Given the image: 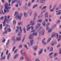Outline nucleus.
Returning a JSON list of instances; mask_svg holds the SVG:
<instances>
[{"mask_svg":"<svg viewBox=\"0 0 61 61\" xmlns=\"http://www.w3.org/2000/svg\"><path fill=\"white\" fill-rule=\"evenodd\" d=\"M37 33L36 32H35V33H33L32 34H30V35L29 36V39H33V36H37Z\"/></svg>","mask_w":61,"mask_h":61,"instance_id":"f257e3e1","label":"nucleus"},{"mask_svg":"<svg viewBox=\"0 0 61 61\" xmlns=\"http://www.w3.org/2000/svg\"><path fill=\"white\" fill-rule=\"evenodd\" d=\"M30 25L28 24L26 26V27H27L29 26L30 25H32V26H33V25H35V23L33 22V20H31L30 21Z\"/></svg>","mask_w":61,"mask_h":61,"instance_id":"f03ea898","label":"nucleus"},{"mask_svg":"<svg viewBox=\"0 0 61 61\" xmlns=\"http://www.w3.org/2000/svg\"><path fill=\"white\" fill-rule=\"evenodd\" d=\"M7 20L6 19V16H5V19L4 20V22H3V26H4L5 25V21H6Z\"/></svg>","mask_w":61,"mask_h":61,"instance_id":"7ed1b4c3","label":"nucleus"},{"mask_svg":"<svg viewBox=\"0 0 61 61\" xmlns=\"http://www.w3.org/2000/svg\"><path fill=\"white\" fill-rule=\"evenodd\" d=\"M16 19H18L19 20H20L21 19V17L18 14H17L15 17Z\"/></svg>","mask_w":61,"mask_h":61,"instance_id":"20e7f679","label":"nucleus"},{"mask_svg":"<svg viewBox=\"0 0 61 61\" xmlns=\"http://www.w3.org/2000/svg\"><path fill=\"white\" fill-rule=\"evenodd\" d=\"M33 42H34V40H32L30 41V44L29 43V42L27 43V44H28V46H31L33 45Z\"/></svg>","mask_w":61,"mask_h":61,"instance_id":"39448f33","label":"nucleus"},{"mask_svg":"<svg viewBox=\"0 0 61 61\" xmlns=\"http://www.w3.org/2000/svg\"><path fill=\"white\" fill-rule=\"evenodd\" d=\"M42 35H44V34L45 33V30H43V31H42V30L40 31L39 33V36H40L41 34H42Z\"/></svg>","mask_w":61,"mask_h":61,"instance_id":"423d86ee","label":"nucleus"},{"mask_svg":"<svg viewBox=\"0 0 61 61\" xmlns=\"http://www.w3.org/2000/svg\"><path fill=\"white\" fill-rule=\"evenodd\" d=\"M43 49H41L40 50L39 53L38 54L39 55H41L42 53V52H43Z\"/></svg>","mask_w":61,"mask_h":61,"instance_id":"0eeeda50","label":"nucleus"},{"mask_svg":"<svg viewBox=\"0 0 61 61\" xmlns=\"http://www.w3.org/2000/svg\"><path fill=\"white\" fill-rule=\"evenodd\" d=\"M48 12L47 11L45 12V17L47 18L48 17Z\"/></svg>","mask_w":61,"mask_h":61,"instance_id":"6e6552de","label":"nucleus"},{"mask_svg":"<svg viewBox=\"0 0 61 61\" xmlns=\"http://www.w3.org/2000/svg\"><path fill=\"white\" fill-rule=\"evenodd\" d=\"M38 47V46H37L36 45V46H34L33 47V49H34L35 51H36V49Z\"/></svg>","mask_w":61,"mask_h":61,"instance_id":"1a4fd4ad","label":"nucleus"},{"mask_svg":"<svg viewBox=\"0 0 61 61\" xmlns=\"http://www.w3.org/2000/svg\"><path fill=\"white\" fill-rule=\"evenodd\" d=\"M45 1H46V0H40L39 1V3L40 4H42L45 3Z\"/></svg>","mask_w":61,"mask_h":61,"instance_id":"9d476101","label":"nucleus"},{"mask_svg":"<svg viewBox=\"0 0 61 61\" xmlns=\"http://www.w3.org/2000/svg\"><path fill=\"white\" fill-rule=\"evenodd\" d=\"M16 40L17 41H20L21 40V37H17L16 38Z\"/></svg>","mask_w":61,"mask_h":61,"instance_id":"9b49d317","label":"nucleus"},{"mask_svg":"<svg viewBox=\"0 0 61 61\" xmlns=\"http://www.w3.org/2000/svg\"><path fill=\"white\" fill-rule=\"evenodd\" d=\"M37 16V13L36 12H35L34 13V16L35 17H36Z\"/></svg>","mask_w":61,"mask_h":61,"instance_id":"f8f14e48","label":"nucleus"},{"mask_svg":"<svg viewBox=\"0 0 61 61\" xmlns=\"http://www.w3.org/2000/svg\"><path fill=\"white\" fill-rule=\"evenodd\" d=\"M61 10H59L58 12V13H57L56 14L57 15H60L61 14Z\"/></svg>","mask_w":61,"mask_h":61,"instance_id":"ddd939ff","label":"nucleus"},{"mask_svg":"<svg viewBox=\"0 0 61 61\" xmlns=\"http://www.w3.org/2000/svg\"><path fill=\"white\" fill-rule=\"evenodd\" d=\"M5 8L7 9V7L8 6V4L7 3H6L5 4Z\"/></svg>","mask_w":61,"mask_h":61,"instance_id":"4468645a","label":"nucleus"},{"mask_svg":"<svg viewBox=\"0 0 61 61\" xmlns=\"http://www.w3.org/2000/svg\"><path fill=\"white\" fill-rule=\"evenodd\" d=\"M18 56V54H16L14 56V59H15L16 58H17V57Z\"/></svg>","mask_w":61,"mask_h":61,"instance_id":"2eb2a0df","label":"nucleus"},{"mask_svg":"<svg viewBox=\"0 0 61 61\" xmlns=\"http://www.w3.org/2000/svg\"><path fill=\"white\" fill-rule=\"evenodd\" d=\"M4 13H8V12H9V10H6L5 9H4Z\"/></svg>","mask_w":61,"mask_h":61,"instance_id":"dca6fc26","label":"nucleus"},{"mask_svg":"<svg viewBox=\"0 0 61 61\" xmlns=\"http://www.w3.org/2000/svg\"><path fill=\"white\" fill-rule=\"evenodd\" d=\"M38 6V5L37 4L35 5L32 7V8H35L36 7H37Z\"/></svg>","mask_w":61,"mask_h":61,"instance_id":"f3484780","label":"nucleus"},{"mask_svg":"<svg viewBox=\"0 0 61 61\" xmlns=\"http://www.w3.org/2000/svg\"><path fill=\"white\" fill-rule=\"evenodd\" d=\"M10 42V40H9L7 41V42L6 43V46H8V45H9V42Z\"/></svg>","mask_w":61,"mask_h":61,"instance_id":"a211bd4d","label":"nucleus"},{"mask_svg":"<svg viewBox=\"0 0 61 61\" xmlns=\"http://www.w3.org/2000/svg\"><path fill=\"white\" fill-rule=\"evenodd\" d=\"M24 16L25 17H26L27 15V13L26 12H24Z\"/></svg>","mask_w":61,"mask_h":61,"instance_id":"6ab92c4d","label":"nucleus"},{"mask_svg":"<svg viewBox=\"0 0 61 61\" xmlns=\"http://www.w3.org/2000/svg\"><path fill=\"white\" fill-rule=\"evenodd\" d=\"M57 36V39H58V34L57 33H55V36Z\"/></svg>","mask_w":61,"mask_h":61,"instance_id":"aec40b11","label":"nucleus"},{"mask_svg":"<svg viewBox=\"0 0 61 61\" xmlns=\"http://www.w3.org/2000/svg\"><path fill=\"white\" fill-rule=\"evenodd\" d=\"M8 27V25H7V24H6V26H5V27L4 29L5 30H6V29Z\"/></svg>","mask_w":61,"mask_h":61,"instance_id":"412c9836","label":"nucleus"},{"mask_svg":"<svg viewBox=\"0 0 61 61\" xmlns=\"http://www.w3.org/2000/svg\"><path fill=\"white\" fill-rule=\"evenodd\" d=\"M42 42L43 44H44V45H46V44H47V42H45L44 41H42Z\"/></svg>","mask_w":61,"mask_h":61,"instance_id":"4be33fe9","label":"nucleus"},{"mask_svg":"<svg viewBox=\"0 0 61 61\" xmlns=\"http://www.w3.org/2000/svg\"><path fill=\"white\" fill-rule=\"evenodd\" d=\"M55 33H54V32H53L52 33V35L51 36V37H54V36H55Z\"/></svg>","mask_w":61,"mask_h":61,"instance_id":"5701e85b","label":"nucleus"},{"mask_svg":"<svg viewBox=\"0 0 61 61\" xmlns=\"http://www.w3.org/2000/svg\"><path fill=\"white\" fill-rule=\"evenodd\" d=\"M42 25H43L44 26H46V22H45L44 21L43 22Z\"/></svg>","mask_w":61,"mask_h":61,"instance_id":"b1692460","label":"nucleus"},{"mask_svg":"<svg viewBox=\"0 0 61 61\" xmlns=\"http://www.w3.org/2000/svg\"><path fill=\"white\" fill-rule=\"evenodd\" d=\"M10 53H9V54H8L7 56V59L8 60L9 59V57H10Z\"/></svg>","mask_w":61,"mask_h":61,"instance_id":"393cba45","label":"nucleus"},{"mask_svg":"<svg viewBox=\"0 0 61 61\" xmlns=\"http://www.w3.org/2000/svg\"><path fill=\"white\" fill-rule=\"evenodd\" d=\"M46 6H44L43 7V8L41 9V10H43L44 9L46 8Z\"/></svg>","mask_w":61,"mask_h":61,"instance_id":"a878e982","label":"nucleus"},{"mask_svg":"<svg viewBox=\"0 0 61 61\" xmlns=\"http://www.w3.org/2000/svg\"><path fill=\"white\" fill-rule=\"evenodd\" d=\"M30 27H29L27 29H26V31H28L30 29Z\"/></svg>","mask_w":61,"mask_h":61,"instance_id":"bb28decb","label":"nucleus"},{"mask_svg":"<svg viewBox=\"0 0 61 61\" xmlns=\"http://www.w3.org/2000/svg\"><path fill=\"white\" fill-rule=\"evenodd\" d=\"M56 26V24H55L52 26V28H55V27Z\"/></svg>","mask_w":61,"mask_h":61,"instance_id":"cd10ccee","label":"nucleus"},{"mask_svg":"<svg viewBox=\"0 0 61 61\" xmlns=\"http://www.w3.org/2000/svg\"><path fill=\"white\" fill-rule=\"evenodd\" d=\"M7 31L9 32H10L11 31V30L10 28H8L7 29Z\"/></svg>","mask_w":61,"mask_h":61,"instance_id":"c85d7f7f","label":"nucleus"},{"mask_svg":"<svg viewBox=\"0 0 61 61\" xmlns=\"http://www.w3.org/2000/svg\"><path fill=\"white\" fill-rule=\"evenodd\" d=\"M51 40V38H49L47 40V42H49Z\"/></svg>","mask_w":61,"mask_h":61,"instance_id":"c756f323","label":"nucleus"},{"mask_svg":"<svg viewBox=\"0 0 61 61\" xmlns=\"http://www.w3.org/2000/svg\"><path fill=\"white\" fill-rule=\"evenodd\" d=\"M17 1V0H15L12 1V4H14V3H15V2Z\"/></svg>","mask_w":61,"mask_h":61,"instance_id":"7c9ffc66","label":"nucleus"},{"mask_svg":"<svg viewBox=\"0 0 61 61\" xmlns=\"http://www.w3.org/2000/svg\"><path fill=\"white\" fill-rule=\"evenodd\" d=\"M7 9L6 8H5V9H6V10H7L8 9H11V7H9L8 6L7 7Z\"/></svg>","mask_w":61,"mask_h":61,"instance_id":"2f4dec72","label":"nucleus"},{"mask_svg":"<svg viewBox=\"0 0 61 61\" xmlns=\"http://www.w3.org/2000/svg\"><path fill=\"white\" fill-rule=\"evenodd\" d=\"M24 46L25 47V48H26L27 49H28V48L27 47V45H26L25 44L24 45Z\"/></svg>","mask_w":61,"mask_h":61,"instance_id":"473e14b6","label":"nucleus"},{"mask_svg":"<svg viewBox=\"0 0 61 61\" xmlns=\"http://www.w3.org/2000/svg\"><path fill=\"white\" fill-rule=\"evenodd\" d=\"M25 36L23 38V39L22 41V42H23L24 41V40L25 39Z\"/></svg>","mask_w":61,"mask_h":61,"instance_id":"72a5a7b5","label":"nucleus"},{"mask_svg":"<svg viewBox=\"0 0 61 61\" xmlns=\"http://www.w3.org/2000/svg\"><path fill=\"white\" fill-rule=\"evenodd\" d=\"M35 29L36 30L37 29H38V27H39V26H35Z\"/></svg>","mask_w":61,"mask_h":61,"instance_id":"f704fd0d","label":"nucleus"},{"mask_svg":"<svg viewBox=\"0 0 61 61\" xmlns=\"http://www.w3.org/2000/svg\"><path fill=\"white\" fill-rule=\"evenodd\" d=\"M52 31V29H50L48 31V33H50Z\"/></svg>","mask_w":61,"mask_h":61,"instance_id":"c9c22d12","label":"nucleus"},{"mask_svg":"<svg viewBox=\"0 0 61 61\" xmlns=\"http://www.w3.org/2000/svg\"><path fill=\"white\" fill-rule=\"evenodd\" d=\"M46 29L47 30H49V27L48 26H47L46 27Z\"/></svg>","mask_w":61,"mask_h":61,"instance_id":"e433bc0d","label":"nucleus"},{"mask_svg":"<svg viewBox=\"0 0 61 61\" xmlns=\"http://www.w3.org/2000/svg\"><path fill=\"white\" fill-rule=\"evenodd\" d=\"M23 30L24 32V33H26V31H25V28H23Z\"/></svg>","mask_w":61,"mask_h":61,"instance_id":"4c0bfd02","label":"nucleus"},{"mask_svg":"<svg viewBox=\"0 0 61 61\" xmlns=\"http://www.w3.org/2000/svg\"><path fill=\"white\" fill-rule=\"evenodd\" d=\"M61 21L60 20H57V23H59Z\"/></svg>","mask_w":61,"mask_h":61,"instance_id":"58836bf2","label":"nucleus"},{"mask_svg":"<svg viewBox=\"0 0 61 61\" xmlns=\"http://www.w3.org/2000/svg\"><path fill=\"white\" fill-rule=\"evenodd\" d=\"M19 32V30L18 29H17L15 30V32L16 33H17Z\"/></svg>","mask_w":61,"mask_h":61,"instance_id":"ea45409f","label":"nucleus"},{"mask_svg":"<svg viewBox=\"0 0 61 61\" xmlns=\"http://www.w3.org/2000/svg\"><path fill=\"white\" fill-rule=\"evenodd\" d=\"M7 20L6 21H7V23H9V22H10V20H9V19L8 20L7 19Z\"/></svg>","mask_w":61,"mask_h":61,"instance_id":"a19ab883","label":"nucleus"},{"mask_svg":"<svg viewBox=\"0 0 61 61\" xmlns=\"http://www.w3.org/2000/svg\"><path fill=\"white\" fill-rule=\"evenodd\" d=\"M51 45L52 46H54V42H52L51 43Z\"/></svg>","mask_w":61,"mask_h":61,"instance_id":"79ce46f5","label":"nucleus"},{"mask_svg":"<svg viewBox=\"0 0 61 61\" xmlns=\"http://www.w3.org/2000/svg\"><path fill=\"white\" fill-rule=\"evenodd\" d=\"M17 14H18V12L17 11L16 12L14 15V16H15V15H16Z\"/></svg>","mask_w":61,"mask_h":61,"instance_id":"37998d69","label":"nucleus"},{"mask_svg":"<svg viewBox=\"0 0 61 61\" xmlns=\"http://www.w3.org/2000/svg\"><path fill=\"white\" fill-rule=\"evenodd\" d=\"M2 24H1L0 25V29H2Z\"/></svg>","mask_w":61,"mask_h":61,"instance_id":"c03bdc74","label":"nucleus"},{"mask_svg":"<svg viewBox=\"0 0 61 61\" xmlns=\"http://www.w3.org/2000/svg\"><path fill=\"white\" fill-rule=\"evenodd\" d=\"M30 27V28H31V29L32 30H34V27H33L32 26H31Z\"/></svg>","mask_w":61,"mask_h":61,"instance_id":"a18cd8bd","label":"nucleus"},{"mask_svg":"<svg viewBox=\"0 0 61 61\" xmlns=\"http://www.w3.org/2000/svg\"><path fill=\"white\" fill-rule=\"evenodd\" d=\"M59 54V55H61V48H60V51Z\"/></svg>","mask_w":61,"mask_h":61,"instance_id":"49530a36","label":"nucleus"},{"mask_svg":"<svg viewBox=\"0 0 61 61\" xmlns=\"http://www.w3.org/2000/svg\"><path fill=\"white\" fill-rule=\"evenodd\" d=\"M16 23V22L15 21V20H14L13 21V24L14 25H15Z\"/></svg>","mask_w":61,"mask_h":61,"instance_id":"de8ad7c7","label":"nucleus"},{"mask_svg":"<svg viewBox=\"0 0 61 61\" xmlns=\"http://www.w3.org/2000/svg\"><path fill=\"white\" fill-rule=\"evenodd\" d=\"M22 29H20V34H21L22 33Z\"/></svg>","mask_w":61,"mask_h":61,"instance_id":"09e8293b","label":"nucleus"},{"mask_svg":"<svg viewBox=\"0 0 61 61\" xmlns=\"http://www.w3.org/2000/svg\"><path fill=\"white\" fill-rule=\"evenodd\" d=\"M55 9V8H54L52 9L50 11L51 12H53V11H54V9Z\"/></svg>","mask_w":61,"mask_h":61,"instance_id":"8fccbe9b","label":"nucleus"},{"mask_svg":"<svg viewBox=\"0 0 61 61\" xmlns=\"http://www.w3.org/2000/svg\"><path fill=\"white\" fill-rule=\"evenodd\" d=\"M45 10H44L43 11H42L41 12V14H43L44 12H45Z\"/></svg>","mask_w":61,"mask_h":61,"instance_id":"3c124183","label":"nucleus"},{"mask_svg":"<svg viewBox=\"0 0 61 61\" xmlns=\"http://www.w3.org/2000/svg\"><path fill=\"white\" fill-rule=\"evenodd\" d=\"M21 53L22 55H23V54H24V51H21Z\"/></svg>","mask_w":61,"mask_h":61,"instance_id":"603ef678","label":"nucleus"},{"mask_svg":"<svg viewBox=\"0 0 61 61\" xmlns=\"http://www.w3.org/2000/svg\"><path fill=\"white\" fill-rule=\"evenodd\" d=\"M54 54V52H51L50 53L49 55V56H51V55H52V54Z\"/></svg>","mask_w":61,"mask_h":61,"instance_id":"864d4df0","label":"nucleus"},{"mask_svg":"<svg viewBox=\"0 0 61 61\" xmlns=\"http://www.w3.org/2000/svg\"><path fill=\"white\" fill-rule=\"evenodd\" d=\"M31 5V4H30V3H29L28 4V7H29L30 6V5Z\"/></svg>","mask_w":61,"mask_h":61,"instance_id":"5fc2aeb1","label":"nucleus"},{"mask_svg":"<svg viewBox=\"0 0 61 61\" xmlns=\"http://www.w3.org/2000/svg\"><path fill=\"white\" fill-rule=\"evenodd\" d=\"M3 54H4V52H2V53H1V55L0 56L1 57H2V56H3Z\"/></svg>","mask_w":61,"mask_h":61,"instance_id":"6e6d98bb","label":"nucleus"},{"mask_svg":"<svg viewBox=\"0 0 61 61\" xmlns=\"http://www.w3.org/2000/svg\"><path fill=\"white\" fill-rule=\"evenodd\" d=\"M24 59V57H20V60H23Z\"/></svg>","mask_w":61,"mask_h":61,"instance_id":"4d7b16f0","label":"nucleus"},{"mask_svg":"<svg viewBox=\"0 0 61 61\" xmlns=\"http://www.w3.org/2000/svg\"><path fill=\"white\" fill-rule=\"evenodd\" d=\"M8 50H7L6 52V55H7L8 54Z\"/></svg>","mask_w":61,"mask_h":61,"instance_id":"13d9d810","label":"nucleus"},{"mask_svg":"<svg viewBox=\"0 0 61 61\" xmlns=\"http://www.w3.org/2000/svg\"><path fill=\"white\" fill-rule=\"evenodd\" d=\"M54 48L53 47H51L50 49V51H53V50Z\"/></svg>","mask_w":61,"mask_h":61,"instance_id":"bf43d9fd","label":"nucleus"},{"mask_svg":"<svg viewBox=\"0 0 61 61\" xmlns=\"http://www.w3.org/2000/svg\"><path fill=\"white\" fill-rule=\"evenodd\" d=\"M15 47L14 46V47H13V52H14V50H15Z\"/></svg>","mask_w":61,"mask_h":61,"instance_id":"052dcab7","label":"nucleus"},{"mask_svg":"<svg viewBox=\"0 0 61 61\" xmlns=\"http://www.w3.org/2000/svg\"><path fill=\"white\" fill-rule=\"evenodd\" d=\"M21 24H22V22H19L18 23V25H20Z\"/></svg>","mask_w":61,"mask_h":61,"instance_id":"680f3d73","label":"nucleus"},{"mask_svg":"<svg viewBox=\"0 0 61 61\" xmlns=\"http://www.w3.org/2000/svg\"><path fill=\"white\" fill-rule=\"evenodd\" d=\"M17 49L15 50L14 51V54H15V53H16V52H17Z\"/></svg>","mask_w":61,"mask_h":61,"instance_id":"e2e57ef3","label":"nucleus"},{"mask_svg":"<svg viewBox=\"0 0 61 61\" xmlns=\"http://www.w3.org/2000/svg\"><path fill=\"white\" fill-rule=\"evenodd\" d=\"M20 3V0H19L18 1H17V4H19V3Z\"/></svg>","mask_w":61,"mask_h":61,"instance_id":"0e129e2a","label":"nucleus"},{"mask_svg":"<svg viewBox=\"0 0 61 61\" xmlns=\"http://www.w3.org/2000/svg\"><path fill=\"white\" fill-rule=\"evenodd\" d=\"M32 31H31V33H33V32H35L36 31L35 30H32Z\"/></svg>","mask_w":61,"mask_h":61,"instance_id":"69168bd1","label":"nucleus"},{"mask_svg":"<svg viewBox=\"0 0 61 61\" xmlns=\"http://www.w3.org/2000/svg\"><path fill=\"white\" fill-rule=\"evenodd\" d=\"M4 33H5V34H7V30H5L4 31Z\"/></svg>","mask_w":61,"mask_h":61,"instance_id":"338daca9","label":"nucleus"},{"mask_svg":"<svg viewBox=\"0 0 61 61\" xmlns=\"http://www.w3.org/2000/svg\"><path fill=\"white\" fill-rule=\"evenodd\" d=\"M43 21V20H42L41 19L39 20V22H40V23H41V21Z\"/></svg>","mask_w":61,"mask_h":61,"instance_id":"774afa93","label":"nucleus"}]
</instances>
